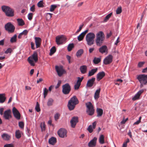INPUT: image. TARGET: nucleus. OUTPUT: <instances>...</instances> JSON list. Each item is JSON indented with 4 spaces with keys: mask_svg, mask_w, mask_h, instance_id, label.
I'll use <instances>...</instances> for the list:
<instances>
[{
    "mask_svg": "<svg viewBox=\"0 0 147 147\" xmlns=\"http://www.w3.org/2000/svg\"><path fill=\"white\" fill-rule=\"evenodd\" d=\"M105 39V35L104 33L101 31L98 32L96 35L95 42L98 46H101Z\"/></svg>",
    "mask_w": 147,
    "mask_h": 147,
    "instance_id": "1",
    "label": "nucleus"
},
{
    "mask_svg": "<svg viewBox=\"0 0 147 147\" xmlns=\"http://www.w3.org/2000/svg\"><path fill=\"white\" fill-rule=\"evenodd\" d=\"M79 101L76 96H74L69 101L67 106L69 110H73L76 105L78 104Z\"/></svg>",
    "mask_w": 147,
    "mask_h": 147,
    "instance_id": "2",
    "label": "nucleus"
},
{
    "mask_svg": "<svg viewBox=\"0 0 147 147\" xmlns=\"http://www.w3.org/2000/svg\"><path fill=\"white\" fill-rule=\"evenodd\" d=\"M137 78L140 84L141 88H142L144 86L147 85V75L142 74L137 75Z\"/></svg>",
    "mask_w": 147,
    "mask_h": 147,
    "instance_id": "3",
    "label": "nucleus"
},
{
    "mask_svg": "<svg viewBox=\"0 0 147 147\" xmlns=\"http://www.w3.org/2000/svg\"><path fill=\"white\" fill-rule=\"evenodd\" d=\"M3 11L8 17H11L14 16V10L8 6H3L1 7Z\"/></svg>",
    "mask_w": 147,
    "mask_h": 147,
    "instance_id": "4",
    "label": "nucleus"
},
{
    "mask_svg": "<svg viewBox=\"0 0 147 147\" xmlns=\"http://www.w3.org/2000/svg\"><path fill=\"white\" fill-rule=\"evenodd\" d=\"M95 36V34L92 32H90L87 34L86 37V39L88 45L91 46L94 44V40Z\"/></svg>",
    "mask_w": 147,
    "mask_h": 147,
    "instance_id": "5",
    "label": "nucleus"
},
{
    "mask_svg": "<svg viewBox=\"0 0 147 147\" xmlns=\"http://www.w3.org/2000/svg\"><path fill=\"white\" fill-rule=\"evenodd\" d=\"M86 105L87 108L86 112L89 115H93L94 112V109L92 104L90 102H88L86 103Z\"/></svg>",
    "mask_w": 147,
    "mask_h": 147,
    "instance_id": "6",
    "label": "nucleus"
},
{
    "mask_svg": "<svg viewBox=\"0 0 147 147\" xmlns=\"http://www.w3.org/2000/svg\"><path fill=\"white\" fill-rule=\"evenodd\" d=\"M28 60L31 65L34 66V61L37 62V52H35L32 56L28 57Z\"/></svg>",
    "mask_w": 147,
    "mask_h": 147,
    "instance_id": "7",
    "label": "nucleus"
},
{
    "mask_svg": "<svg viewBox=\"0 0 147 147\" xmlns=\"http://www.w3.org/2000/svg\"><path fill=\"white\" fill-rule=\"evenodd\" d=\"M63 93L64 94H68L71 90V87L69 84L67 83L62 86Z\"/></svg>",
    "mask_w": 147,
    "mask_h": 147,
    "instance_id": "8",
    "label": "nucleus"
},
{
    "mask_svg": "<svg viewBox=\"0 0 147 147\" xmlns=\"http://www.w3.org/2000/svg\"><path fill=\"white\" fill-rule=\"evenodd\" d=\"M5 28L6 30L10 33L13 32L15 29V27L11 22L6 24L5 26Z\"/></svg>",
    "mask_w": 147,
    "mask_h": 147,
    "instance_id": "9",
    "label": "nucleus"
},
{
    "mask_svg": "<svg viewBox=\"0 0 147 147\" xmlns=\"http://www.w3.org/2000/svg\"><path fill=\"white\" fill-rule=\"evenodd\" d=\"M66 38L63 35L58 36L56 37V42L58 45L62 44L66 40Z\"/></svg>",
    "mask_w": 147,
    "mask_h": 147,
    "instance_id": "10",
    "label": "nucleus"
},
{
    "mask_svg": "<svg viewBox=\"0 0 147 147\" xmlns=\"http://www.w3.org/2000/svg\"><path fill=\"white\" fill-rule=\"evenodd\" d=\"M67 131L63 128H61L58 131L57 133L59 136L61 138H64L67 136Z\"/></svg>",
    "mask_w": 147,
    "mask_h": 147,
    "instance_id": "11",
    "label": "nucleus"
},
{
    "mask_svg": "<svg viewBox=\"0 0 147 147\" xmlns=\"http://www.w3.org/2000/svg\"><path fill=\"white\" fill-rule=\"evenodd\" d=\"M55 68L58 75L59 77L61 76L66 72L62 66L59 67L57 66H55Z\"/></svg>",
    "mask_w": 147,
    "mask_h": 147,
    "instance_id": "12",
    "label": "nucleus"
},
{
    "mask_svg": "<svg viewBox=\"0 0 147 147\" xmlns=\"http://www.w3.org/2000/svg\"><path fill=\"white\" fill-rule=\"evenodd\" d=\"M3 117L6 120H9L12 117L11 111L10 109L5 111L3 114Z\"/></svg>",
    "mask_w": 147,
    "mask_h": 147,
    "instance_id": "13",
    "label": "nucleus"
},
{
    "mask_svg": "<svg viewBox=\"0 0 147 147\" xmlns=\"http://www.w3.org/2000/svg\"><path fill=\"white\" fill-rule=\"evenodd\" d=\"M12 113L15 117L17 120H19L20 119L21 115L18 111L14 107L12 109Z\"/></svg>",
    "mask_w": 147,
    "mask_h": 147,
    "instance_id": "14",
    "label": "nucleus"
},
{
    "mask_svg": "<svg viewBox=\"0 0 147 147\" xmlns=\"http://www.w3.org/2000/svg\"><path fill=\"white\" fill-rule=\"evenodd\" d=\"M84 78L83 77H82L81 78L79 77L77 78L78 80L77 81L74 86V89L75 90H78L79 88L81 85V82L84 79Z\"/></svg>",
    "mask_w": 147,
    "mask_h": 147,
    "instance_id": "15",
    "label": "nucleus"
},
{
    "mask_svg": "<svg viewBox=\"0 0 147 147\" xmlns=\"http://www.w3.org/2000/svg\"><path fill=\"white\" fill-rule=\"evenodd\" d=\"M112 59L113 56L111 55H109L105 58L103 63L105 65L109 64L112 62Z\"/></svg>",
    "mask_w": 147,
    "mask_h": 147,
    "instance_id": "16",
    "label": "nucleus"
},
{
    "mask_svg": "<svg viewBox=\"0 0 147 147\" xmlns=\"http://www.w3.org/2000/svg\"><path fill=\"white\" fill-rule=\"evenodd\" d=\"M95 80V78H92L89 79L87 81L86 86L87 87L90 88L94 85Z\"/></svg>",
    "mask_w": 147,
    "mask_h": 147,
    "instance_id": "17",
    "label": "nucleus"
},
{
    "mask_svg": "<svg viewBox=\"0 0 147 147\" xmlns=\"http://www.w3.org/2000/svg\"><path fill=\"white\" fill-rule=\"evenodd\" d=\"M78 122V118L77 117H73L70 121L71 127L74 128L76 123Z\"/></svg>",
    "mask_w": 147,
    "mask_h": 147,
    "instance_id": "18",
    "label": "nucleus"
},
{
    "mask_svg": "<svg viewBox=\"0 0 147 147\" xmlns=\"http://www.w3.org/2000/svg\"><path fill=\"white\" fill-rule=\"evenodd\" d=\"M97 138L96 137H94L88 143V146L89 147H94L96 144Z\"/></svg>",
    "mask_w": 147,
    "mask_h": 147,
    "instance_id": "19",
    "label": "nucleus"
},
{
    "mask_svg": "<svg viewBox=\"0 0 147 147\" xmlns=\"http://www.w3.org/2000/svg\"><path fill=\"white\" fill-rule=\"evenodd\" d=\"M144 90L142 89L139 90L132 98L133 100H136L140 98V97L141 94L143 92Z\"/></svg>",
    "mask_w": 147,
    "mask_h": 147,
    "instance_id": "20",
    "label": "nucleus"
},
{
    "mask_svg": "<svg viewBox=\"0 0 147 147\" xmlns=\"http://www.w3.org/2000/svg\"><path fill=\"white\" fill-rule=\"evenodd\" d=\"M105 73L104 71H102L98 73L96 76V79L99 81L101 80L105 76Z\"/></svg>",
    "mask_w": 147,
    "mask_h": 147,
    "instance_id": "21",
    "label": "nucleus"
},
{
    "mask_svg": "<svg viewBox=\"0 0 147 147\" xmlns=\"http://www.w3.org/2000/svg\"><path fill=\"white\" fill-rule=\"evenodd\" d=\"M88 30H86L81 33L78 37V39L79 41L82 40L84 38L86 34L88 32Z\"/></svg>",
    "mask_w": 147,
    "mask_h": 147,
    "instance_id": "22",
    "label": "nucleus"
},
{
    "mask_svg": "<svg viewBox=\"0 0 147 147\" xmlns=\"http://www.w3.org/2000/svg\"><path fill=\"white\" fill-rule=\"evenodd\" d=\"M1 136L3 140L5 141H8L11 138V136L6 133H3L1 135Z\"/></svg>",
    "mask_w": 147,
    "mask_h": 147,
    "instance_id": "23",
    "label": "nucleus"
},
{
    "mask_svg": "<svg viewBox=\"0 0 147 147\" xmlns=\"http://www.w3.org/2000/svg\"><path fill=\"white\" fill-rule=\"evenodd\" d=\"M100 52L103 54L104 53H107L108 49L106 45H104L102 46L99 49Z\"/></svg>",
    "mask_w": 147,
    "mask_h": 147,
    "instance_id": "24",
    "label": "nucleus"
},
{
    "mask_svg": "<svg viewBox=\"0 0 147 147\" xmlns=\"http://www.w3.org/2000/svg\"><path fill=\"white\" fill-rule=\"evenodd\" d=\"M80 70L82 74H85L87 71V67L86 65H83L80 67Z\"/></svg>",
    "mask_w": 147,
    "mask_h": 147,
    "instance_id": "25",
    "label": "nucleus"
},
{
    "mask_svg": "<svg viewBox=\"0 0 147 147\" xmlns=\"http://www.w3.org/2000/svg\"><path fill=\"white\" fill-rule=\"evenodd\" d=\"M5 95V93L0 94V103H3L5 101L6 99Z\"/></svg>",
    "mask_w": 147,
    "mask_h": 147,
    "instance_id": "26",
    "label": "nucleus"
},
{
    "mask_svg": "<svg viewBox=\"0 0 147 147\" xmlns=\"http://www.w3.org/2000/svg\"><path fill=\"white\" fill-rule=\"evenodd\" d=\"M97 70L98 69L97 68L92 69L89 71L88 76H91L93 75L97 71Z\"/></svg>",
    "mask_w": 147,
    "mask_h": 147,
    "instance_id": "27",
    "label": "nucleus"
},
{
    "mask_svg": "<svg viewBox=\"0 0 147 147\" xmlns=\"http://www.w3.org/2000/svg\"><path fill=\"white\" fill-rule=\"evenodd\" d=\"M57 142V139L56 138L52 137L50 138L49 140V143L52 145L54 144Z\"/></svg>",
    "mask_w": 147,
    "mask_h": 147,
    "instance_id": "28",
    "label": "nucleus"
},
{
    "mask_svg": "<svg viewBox=\"0 0 147 147\" xmlns=\"http://www.w3.org/2000/svg\"><path fill=\"white\" fill-rule=\"evenodd\" d=\"M100 91V88H99L97 90L94 94V98L95 99L97 100L99 97V94Z\"/></svg>",
    "mask_w": 147,
    "mask_h": 147,
    "instance_id": "29",
    "label": "nucleus"
},
{
    "mask_svg": "<svg viewBox=\"0 0 147 147\" xmlns=\"http://www.w3.org/2000/svg\"><path fill=\"white\" fill-rule=\"evenodd\" d=\"M84 53L83 49H81L78 50L76 53V55L78 57H80Z\"/></svg>",
    "mask_w": 147,
    "mask_h": 147,
    "instance_id": "30",
    "label": "nucleus"
},
{
    "mask_svg": "<svg viewBox=\"0 0 147 147\" xmlns=\"http://www.w3.org/2000/svg\"><path fill=\"white\" fill-rule=\"evenodd\" d=\"M97 117H101L102 115L103 111L102 109L100 108H97Z\"/></svg>",
    "mask_w": 147,
    "mask_h": 147,
    "instance_id": "31",
    "label": "nucleus"
},
{
    "mask_svg": "<svg viewBox=\"0 0 147 147\" xmlns=\"http://www.w3.org/2000/svg\"><path fill=\"white\" fill-rule=\"evenodd\" d=\"M17 20L19 25L22 26L24 25V22L22 19H18Z\"/></svg>",
    "mask_w": 147,
    "mask_h": 147,
    "instance_id": "32",
    "label": "nucleus"
},
{
    "mask_svg": "<svg viewBox=\"0 0 147 147\" xmlns=\"http://www.w3.org/2000/svg\"><path fill=\"white\" fill-rule=\"evenodd\" d=\"M101 61V58H97L95 57L94 58L93 60V62L94 64H98Z\"/></svg>",
    "mask_w": 147,
    "mask_h": 147,
    "instance_id": "33",
    "label": "nucleus"
},
{
    "mask_svg": "<svg viewBox=\"0 0 147 147\" xmlns=\"http://www.w3.org/2000/svg\"><path fill=\"white\" fill-rule=\"evenodd\" d=\"M99 141L100 144H103L104 143V137L103 135H101L99 138Z\"/></svg>",
    "mask_w": 147,
    "mask_h": 147,
    "instance_id": "34",
    "label": "nucleus"
},
{
    "mask_svg": "<svg viewBox=\"0 0 147 147\" xmlns=\"http://www.w3.org/2000/svg\"><path fill=\"white\" fill-rule=\"evenodd\" d=\"M56 51V49L55 47H53L50 50V53H49V55H53Z\"/></svg>",
    "mask_w": 147,
    "mask_h": 147,
    "instance_id": "35",
    "label": "nucleus"
},
{
    "mask_svg": "<svg viewBox=\"0 0 147 147\" xmlns=\"http://www.w3.org/2000/svg\"><path fill=\"white\" fill-rule=\"evenodd\" d=\"M17 36L16 34L14 35L12 37L10 40V41L11 43H13L16 41V38Z\"/></svg>",
    "mask_w": 147,
    "mask_h": 147,
    "instance_id": "36",
    "label": "nucleus"
},
{
    "mask_svg": "<svg viewBox=\"0 0 147 147\" xmlns=\"http://www.w3.org/2000/svg\"><path fill=\"white\" fill-rule=\"evenodd\" d=\"M112 15V12L107 15L104 18V22H107L109 20Z\"/></svg>",
    "mask_w": 147,
    "mask_h": 147,
    "instance_id": "37",
    "label": "nucleus"
},
{
    "mask_svg": "<svg viewBox=\"0 0 147 147\" xmlns=\"http://www.w3.org/2000/svg\"><path fill=\"white\" fill-rule=\"evenodd\" d=\"M74 47V45L73 43L69 44L67 47V50L69 51H71Z\"/></svg>",
    "mask_w": 147,
    "mask_h": 147,
    "instance_id": "38",
    "label": "nucleus"
},
{
    "mask_svg": "<svg viewBox=\"0 0 147 147\" xmlns=\"http://www.w3.org/2000/svg\"><path fill=\"white\" fill-rule=\"evenodd\" d=\"M53 14L52 13H47L46 16V17L47 20H50L52 17Z\"/></svg>",
    "mask_w": 147,
    "mask_h": 147,
    "instance_id": "39",
    "label": "nucleus"
},
{
    "mask_svg": "<svg viewBox=\"0 0 147 147\" xmlns=\"http://www.w3.org/2000/svg\"><path fill=\"white\" fill-rule=\"evenodd\" d=\"M16 137L19 139L21 137V134L20 131L19 130H17L16 132Z\"/></svg>",
    "mask_w": 147,
    "mask_h": 147,
    "instance_id": "40",
    "label": "nucleus"
},
{
    "mask_svg": "<svg viewBox=\"0 0 147 147\" xmlns=\"http://www.w3.org/2000/svg\"><path fill=\"white\" fill-rule=\"evenodd\" d=\"M40 127L42 131L45 130L46 125H45L44 122L41 123L40 125Z\"/></svg>",
    "mask_w": 147,
    "mask_h": 147,
    "instance_id": "41",
    "label": "nucleus"
},
{
    "mask_svg": "<svg viewBox=\"0 0 147 147\" xmlns=\"http://www.w3.org/2000/svg\"><path fill=\"white\" fill-rule=\"evenodd\" d=\"M43 4V1H40L37 3V6L40 7H44Z\"/></svg>",
    "mask_w": 147,
    "mask_h": 147,
    "instance_id": "42",
    "label": "nucleus"
},
{
    "mask_svg": "<svg viewBox=\"0 0 147 147\" xmlns=\"http://www.w3.org/2000/svg\"><path fill=\"white\" fill-rule=\"evenodd\" d=\"M41 39L39 37H37V48L39 47L41 45Z\"/></svg>",
    "mask_w": 147,
    "mask_h": 147,
    "instance_id": "43",
    "label": "nucleus"
},
{
    "mask_svg": "<svg viewBox=\"0 0 147 147\" xmlns=\"http://www.w3.org/2000/svg\"><path fill=\"white\" fill-rule=\"evenodd\" d=\"M53 102V100L51 98H50L48 100L47 102V105L49 106L52 105Z\"/></svg>",
    "mask_w": 147,
    "mask_h": 147,
    "instance_id": "44",
    "label": "nucleus"
},
{
    "mask_svg": "<svg viewBox=\"0 0 147 147\" xmlns=\"http://www.w3.org/2000/svg\"><path fill=\"white\" fill-rule=\"evenodd\" d=\"M57 6L56 5H51V6L50 11H53L57 7Z\"/></svg>",
    "mask_w": 147,
    "mask_h": 147,
    "instance_id": "45",
    "label": "nucleus"
},
{
    "mask_svg": "<svg viewBox=\"0 0 147 147\" xmlns=\"http://www.w3.org/2000/svg\"><path fill=\"white\" fill-rule=\"evenodd\" d=\"M48 92V90L47 89L45 88L44 90V92H43V94H44V98H45L47 95V94Z\"/></svg>",
    "mask_w": 147,
    "mask_h": 147,
    "instance_id": "46",
    "label": "nucleus"
},
{
    "mask_svg": "<svg viewBox=\"0 0 147 147\" xmlns=\"http://www.w3.org/2000/svg\"><path fill=\"white\" fill-rule=\"evenodd\" d=\"M122 12V9L121 7H118L116 10V14H117L120 13Z\"/></svg>",
    "mask_w": 147,
    "mask_h": 147,
    "instance_id": "47",
    "label": "nucleus"
},
{
    "mask_svg": "<svg viewBox=\"0 0 147 147\" xmlns=\"http://www.w3.org/2000/svg\"><path fill=\"white\" fill-rule=\"evenodd\" d=\"M60 116V115L59 113H56L54 117L56 121L57 120L59 119V117Z\"/></svg>",
    "mask_w": 147,
    "mask_h": 147,
    "instance_id": "48",
    "label": "nucleus"
},
{
    "mask_svg": "<svg viewBox=\"0 0 147 147\" xmlns=\"http://www.w3.org/2000/svg\"><path fill=\"white\" fill-rule=\"evenodd\" d=\"M88 130L90 133H91L93 131V129L91 125H90L87 128Z\"/></svg>",
    "mask_w": 147,
    "mask_h": 147,
    "instance_id": "49",
    "label": "nucleus"
},
{
    "mask_svg": "<svg viewBox=\"0 0 147 147\" xmlns=\"http://www.w3.org/2000/svg\"><path fill=\"white\" fill-rule=\"evenodd\" d=\"M19 126L21 128H23L24 127V122L22 121L20 122L19 123Z\"/></svg>",
    "mask_w": 147,
    "mask_h": 147,
    "instance_id": "50",
    "label": "nucleus"
},
{
    "mask_svg": "<svg viewBox=\"0 0 147 147\" xmlns=\"http://www.w3.org/2000/svg\"><path fill=\"white\" fill-rule=\"evenodd\" d=\"M12 51V49L10 48L7 49L5 51V54H8V53H11Z\"/></svg>",
    "mask_w": 147,
    "mask_h": 147,
    "instance_id": "51",
    "label": "nucleus"
},
{
    "mask_svg": "<svg viewBox=\"0 0 147 147\" xmlns=\"http://www.w3.org/2000/svg\"><path fill=\"white\" fill-rule=\"evenodd\" d=\"M145 63L144 62H140L138 63V66L139 67H141L143 66Z\"/></svg>",
    "mask_w": 147,
    "mask_h": 147,
    "instance_id": "52",
    "label": "nucleus"
},
{
    "mask_svg": "<svg viewBox=\"0 0 147 147\" xmlns=\"http://www.w3.org/2000/svg\"><path fill=\"white\" fill-rule=\"evenodd\" d=\"M33 14L32 13H30L28 15V18L29 20H31L32 18Z\"/></svg>",
    "mask_w": 147,
    "mask_h": 147,
    "instance_id": "53",
    "label": "nucleus"
},
{
    "mask_svg": "<svg viewBox=\"0 0 147 147\" xmlns=\"http://www.w3.org/2000/svg\"><path fill=\"white\" fill-rule=\"evenodd\" d=\"M61 82V80H59L58 81V83H57V85L55 87V88L56 89H57L59 87V86L60 85Z\"/></svg>",
    "mask_w": 147,
    "mask_h": 147,
    "instance_id": "54",
    "label": "nucleus"
},
{
    "mask_svg": "<svg viewBox=\"0 0 147 147\" xmlns=\"http://www.w3.org/2000/svg\"><path fill=\"white\" fill-rule=\"evenodd\" d=\"M28 30H24L21 33L22 35H26L28 34Z\"/></svg>",
    "mask_w": 147,
    "mask_h": 147,
    "instance_id": "55",
    "label": "nucleus"
},
{
    "mask_svg": "<svg viewBox=\"0 0 147 147\" xmlns=\"http://www.w3.org/2000/svg\"><path fill=\"white\" fill-rule=\"evenodd\" d=\"M4 147H14L13 145L12 144H8L5 145Z\"/></svg>",
    "mask_w": 147,
    "mask_h": 147,
    "instance_id": "56",
    "label": "nucleus"
},
{
    "mask_svg": "<svg viewBox=\"0 0 147 147\" xmlns=\"http://www.w3.org/2000/svg\"><path fill=\"white\" fill-rule=\"evenodd\" d=\"M83 26H84V24H82V25H81L80 26L79 29L76 31V33H78V32H80Z\"/></svg>",
    "mask_w": 147,
    "mask_h": 147,
    "instance_id": "57",
    "label": "nucleus"
},
{
    "mask_svg": "<svg viewBox=\"0 0 147 147\" xmlns=\"http://www.w3.org/2000/svg\"><path fill=\"white\" fill-rule=\"evenodd\" d=\"M4 111V108H0V114L2 115L3 114V112Z\"/></svg>",
    "mask_w": 147,
    "mask_h": 147,
    "instance_id": "58",
    "label": "nucleus"
},
{
    "mask_svg": "<svg viewBox=\"0 0 147 147\" xmlns=\"http://www.w3.org/2000/svg\"><path fill=\"white\" fill-rule=\"evenodd\" d=\"M30 10L34 12L35 10V5H33L30 8Z\"/></svg>",
    "mask_w": 147,
    "mask_h": 147,
    "instance_id": "59",
    "label": "nucleus"
},
{
    "mask_svg": "<svg viewBox=\"0 0 147 147\" xmlns=\"http://www.w3.org/2000/svg\"><path fill=\"white\" fill-rule=\"evenodd\" d=\"M66 57L67 59V60L68 61L69 63H70V59H71L70 57L68 55H67Z\"/></svg>",
    "mask_w": 147,
    "mask_h": 147,
    "instance_id": "60",
    "label": "nucleus"
},
{
    "mask_svg": "<svg viewBox=\"0 0 147 147\" xmlns=\"http://www.w3.org/2000/svg\"><path fill=\"white\" fill-rule=\"evenodd\" d=\"M128 120V118H127L125 119H123L121 122V124H124L126 122V121Z\"/></svg>",
    "mask_w": 147,
    "mask_h": 147,
    "instance_id": "61",
    "label": "nucleus"
},
{
    "mask_svg": "<svg viewBox=\"0 0 147 147\" xmlns=\"http://www.w3.org/2000/svg\"><path fill=\"white\" fill-rule=\"evenodd\" d=\"M94 50V48H90L89 50V53H92Z\"/></svg>",
    "mask_w": 147,
    "mask_h": 147,
    "instance_id": "62",
    "label": "nucleus"
},
{
    "mask_svg": "<svg viewBox=\"0 0 147 147\" xmlns=\"http://www.w3.org/2000/svg\"><path fill=\"white\" fill-rule=\"evenodd\" d=\"M43 79L42 78H40L38 80H37V83L41 82L43 81Z\"/></svg>",
    "mask_w": 147,
    "mask_h": 147,
    "instance_id": "63",
    "label": "nucleus"
},
{
    "mask_svg": "<svg viewBox=\"0 0 147 147\" xmlns=\"http://www.w3.org/2000/svg\"><path fill=\"white\" fill-rule=\"evenodd\" d=\"M96 123V121H94L92 123V127L93 129H94L95 128Z\"/></svg>",
    "mask_w": 147,
    "mask_h": 147,
    "instance_id": "64",
    "label": "nucleus"
}]
</instances>
